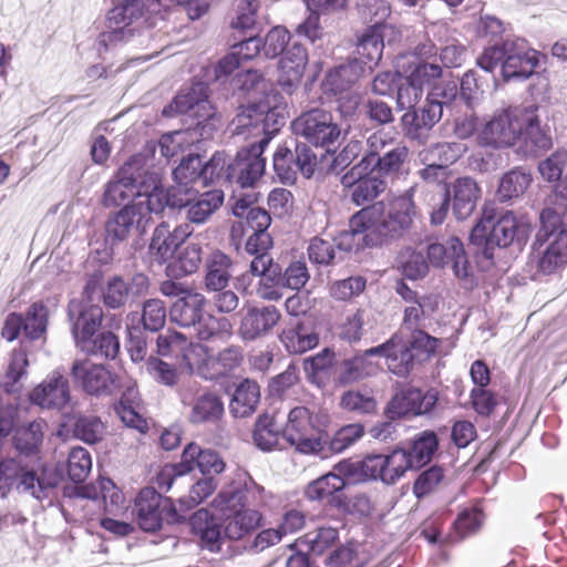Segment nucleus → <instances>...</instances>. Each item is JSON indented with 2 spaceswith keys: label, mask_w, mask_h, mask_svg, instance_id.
Instances as JSON below:
<instances>
[{
  "label": "nucleus",
  "mask_w": 567,
  "mask_h": 567,
  "mask_svg": "<svg viewBox=\"0 0 567 567\" xmlns=\"http://www.w3.org/2000/svg\"><path fill=\"white\" fill-rule=\"evenodd\" d=\"M413 215L414 203L410 194L393 198L386 214L382 202L363 207L351 217V230L340 235L338 247L351 251L381 246L386 239L406 230Z\"/></svg>",
  "instance_id": "f257e3e1"
},
{
  "label": "nucleus",
  "mask_w": 567,
  "mask_h": 567,
  "mask_svg": "<svg viewBox=\"0 0 567 567\" xmlns=\"http://www.w3.org/2000/svg\"><path fill=\"white\" fill-rule=\"evenodd\" d=\"M482 146L495 148L518 144L525 153L536 154L551 147V137L540 126L538 106L511 105L495 112L477 135Z\"/></svg>",
  "instance_id": "f03ea898"
},
{
  "label": "nucleus",
  "mask_w": 567,
  "mask_h": 567,
  "mask_svg": "<svg viewBox=\"0 0 567 567\" xmlns=\"http://www.w3.org/2000/svg\"><path fill=\"white\" fill-rule=\"evenodd\" d=\"M166 207L165 195L154 189L146 196H138L121 209L111 214L105 221V240L112 245L128 238L136 227L143 231L152 221V215L161 214Z\"/></svg>",
  "instance_id": "7ed1b4c3"
},
{
  "label": "nucleus",
  "mask_w": 567,
  "mask_h": 567,
  "mask_svg": "<svg viewBox=\"0 0 567 567\" xmlns=\"http://www.w3.org/2000/svg\"><path fill=\"white\" fill-rule=\"evenodd\" d=\"M327 423L326 415L303 405L295 406L281 430L282 439L302 454H318L327 443Z\"/></svg>",
  "instance_id": "20e7f679"
},
{
  "label": "nucleus",
  "mask_w": 567,
  "mask_h": 567,
  "mask_svg": "<svg viewBox=\"0 0 567 567\" xmlns=\"http://www.w3.org/2000/svg\"><path fill=\"white\" fill-rule=\"evenodd\" d=\"M334 468L349 476L354 483L380 478L386 484H393L408 470L414 467L406 451L398 449L389 455H368L362 461L343 460L336 464Z\"/></svg>",
  "instance_id": "39448f33"
},
{
  "label": "nucleus",
  "mask_w": 567,
  "mask_h": 567,
  "mask_svg": "<svg viewBox=\"0 0 567 567\" xmlns=\"http://www.w3.org/2000/svg\"><path fill=\"white\" fill-rule=\"evenodd\" d=\"M251 493L247 488H230L218 493L213 505L225 515V536L239 540L257 530L262 514L247 507Z\"/></svg>",
  "instance_id": "423d86ee"
},
{
  "label": "nucleus",
  "mask_w": 567,
  "mask_h": 567,
  "mask_svg": "<svg viewBox=\"0 0 567 567\" xmlns=\"http://www.w3.org/2000/svg\"><path fill=\"white\" fill-rule=\"evenodd\" d=\"M530 233V224L506 212L496 221L493 217L482 218L471 231V241L478 246H485L484 255L494 247H508L514 241H526Z\"/></svg>",
  "instance_id": "0eeeda50"
},
{
  "label": "nucleus",
  "mask_w": 567,
  "mask_h": 567,
  "mask_svg": "<svg viewBox=\"0 0 567 567\" xmlns=\"http://www.w3.org/2000/svg\"><path fill=\"white\" fill-rule=\"evenodd\" d=\"M368 148L360 161H365L368 167L386 179L398 176L409 156V150L404 145L395 144L382 132L371 134L367 141Z\"/></svg>",
  "instance_id": "6e6552de"
},
{
  "label": "nucleus",
  "mask_w": 567,
  "mask_h": 567,
  "mask_svg": "<svg viewBox=\"0 0 567 567\" xmlns=\"http://www.w3.org/2000/svg\"><path fill=\"white\" fill-rule=\"evenodd\" d=\"M208 97V85L203 82H196L189 87L182 89L173 101L163 109L162 114L166 117H173L177 114H185L193 111V116L197 120L194 126L210 124L214 133L218 120L215 107Z\"/></svg>",
  "instance_id": "1a4fd4ad"
},
{
  "label": "nucleus",
  "mask_w": 567,
  "mask_h": 567,
  "mask_svg": "<svg viewBox=\"0 0 567 567\" xmlns=\"http://www.w3.org/2000/svg\"><path fill=\"white\" fill-rule=\"evenodd\" d=\"M135 509L138 526L154 533L167 524L181 523L184 517L177 512L168 497H163L154 487L141 489L135 499Z\"/></svg>",
  "instance_id": "9d476101"
},
{
  "label": "nucleus",
  "mask_w": 567,
  "mask_h": 567,
  "mask_svg": "<svg viewBox=\"0 0 567 567\" xmlns=\"http://www.w3.org/2000/svg\"><path fill=\"white\" fill-rule=\"evenodd\" d=\"M291 126L296 135L303 137L315 146L326 147L327 150L338 142L341 134L332 114L321 109L302 113L292 122Z\"/></svg>",
  "instance_id": "9b49d317"
},
{
  "label": "nucleus",
  "mask_w": 567,
  "mask_h": 567,
  "mask_svg": "<svg viewBox=\"0 0 567 567\" xmlns=\"http://www.w3.org/2000/svg\"><path fill=\"white\" fill-rule=\"evenodd\" d=\"M166 205L184 208L186 218L193 224H205L221 207L224 203V192L220 189H210L199 194L189 189H172L168 196H165Z\"/></svg>",
  "instance_id": "f8f14e48"
},
{
  "label": "nucleus",
  "mask_w": 567,
  "mask_h": 567,
  "mask_svg": "<svg viewBox=\"0 0 567 567\" xmlns=\"http://www.w3.org/2000/svg\"><path fill=\"white\" fill-rule=\"evenodd\" d=\"M268 144L269 138L264 137L257 143L240 148L228 164L229 183H236L241 188L254 187L265 174L266 158L262 154Z\"/></svg>",
  "instance_id": "ddd939ff"
},
{
  "label": "nucleus",
  "mask_w": 567,
  "mask_h": 567,
  "mask_svg": "<svg viewBox=\"0 0 567 567\" xmlns=\"http://www.w3.org/2000/svg\"><path fill=\"white\" fill-rule=\"evenodd\" d=\"M341 185L350 189L353 204L364 206L374 202L388 188V182L359 161L341 176Z\"/></svg>",
  "instance_id": "4468645a"
},
{
  "label": "nucleus",
  "mask_w": 567,
  "mask_h": 567,
  "mask_svg": "<svg viewBox=\"0 0 567 567\" xmlns=\"http://www.w3.org/2000/svg\"><path fill=\"white\" fill-rule=\"evenodd\" d=\"M73 380L89 395L102 396L113 394L122 389L118 374L112 372L103 364L92 361L78 360L72 364Z\"/></svg>",
  "instance_id": "2eb2a0df"
},
{
  "label": "nucleus",
  "mask_w": 567,
  "mask_h": 567,
  "mask_svg": "<svg viewBox=\"0 0 567 567\" xmlns=\"http://www.w3.org/2000/svg\"><path fill=\"white\" fill-rule=\"evenodd\" d=\"M272 162L278 178L285 184H293L298 172L307 178L313 175L317 156L306 144H297L295 153L286 146H278Z\"/></svg>",
  "instance_id": "dca6fc26"
},
{
  "label": "nucleus",
  "mask_w": 567,
  "mask_h": 567,
  "mask_svg": "<svg viewBox=\"0 0 567 567\" xmlns=\"http://www.w3.org/2000/svg\"><path fill=\"white\" fill-rule=\"evenodd\" d=\"M437 400L439 392L434 388L425 392L414 386L403 388L389 402L386 414L390 419L427 414L432 412Z\"/></svg>",
  "instance_id": "f3484780"
},
{
  "label": "nucleus",
  "mask_w": 567,
  "mask_h": 567,
  "mask_svg": "<svg viewBox=\"0 0 567 567\" xmlns=\"http://www.w3.org/2000/svg\"><path fill=\"white\" fill-rule=\"evenodd\" d=\"M334 471L311 481L306 486L305 496L307 499L326 504L337 509L347 507L348 497L343 491L347 485L346 480H352L336 468Z\"/></svg>",
  "instance_id": "a211bd4d"
},
{
  "label": "nucleus",
  "mask_w": 567,
  "mask_h": 567,
  "mask_svg": "<svg viewBox=\"0 0 567 567\" xmlns=\"http://www.w3.org/2000/svg\"><path fill=\"white\" fill-rule=\"evenodd\" d=\"M193 228L184 223L176 226L173 230L165 221L156 226L153 231L148 246V256L153 262L163 265L171 260L176 250L192 235Z\"/></svg>",
  "instance_id": "6ab92c4d"
},
{
  "label": "nucleus",
  "mask_w": 567,
  "mask_h": 567,
  "mask_svg": "<svg viewBox=\"0 0 567 567\" xmlns=\"http://www.w3.org/2000/svg\"><path fill=\"white\" fill-rule=\"evenodd\" d=\"M29 400L42 409L61 411L71 401L69 380L53 371L29 393Z\"/></svg>",
  "instance_id": "aec40b11"
},
{
  "label": "nucleus",
  "mask_w": 567,
  "mask_h": 567,
  "mask_svg": "<svg viewBox=\"0 0 567 567\" xmlns=\"http://www.w3.org/2000/svg\"><path fill=\"white\" fill-rule=\"evenodd\" d=\"M427 257L435 267L451 265L454 275L460 279L470 276L471 265L467 260L463 243L456 237H450L445 243H433L427 247Z\"/></svg>",
  "instance_id": "412c9836"
},
{
  "label": "nucleus",
  "mask_w": 567,
  "mask_h": 567,
  "mask_svg": "<svg viewBox=\"0 0 567 567\" xmlns=\"http://www.w3.org/2000/svg\"><path fill=\"white\" fill-rule=\"evenodd\" d=\"M390 344L391 342H384L378 347L365 350L361 354L343 360L340 364L338 375L339 383L347 385L377 374L380 370V364L373 361L371 357L384 352Z\"/></svg>",
  "instance_id": "4be33fe9"
},
{
  "label": "nucleus",
  "mask_w": 567,
  "mask_h": 567,
  "mask_svg": "<svg viewBox=\"0 0 567 567\" xmlns=\"http://www.w3.org/2000/svg\"><path fill=\"white\" fill-rule=\"evenodd\" d=\"M506 59L502 63V75L505 81L530 78L539 63L538 52L533 49L518 47L513 41H507Z\"/></svg>",
  "instance_id": "5701e85b"
},
{
  "label": "nucleus",
  "mask_w": 567,
  "mask_h": 567,
  "mask_svg": "<svg viewBox=\"0 0 567 567\" xmlns=\"http://www.w3.org/2000/svg\"><path fill=\"white\" fill-rule=\"evenodd\" d=\"M307 64V49L299 43L289 47L279 60L278 85L291 93L301 82Z\"/></svg>",
  "instance_id": "b1692460"
},
{
  "label": "nucleus",
  "mask_w": 567,
  "mask_h": 567,
  "mask_svg": "<svg viewBox=\"0 0 567 567\" xmlns=\"http://www.w3.org/2000/svg\"><path fill=\"white\" fill-rule=\"evenodd\" d=\"M213 137L210 124L204 126H192L183 131H175L162 135L159 150L164 157L172 158L183 154L192 145Z\"/></svg>",
  "instance_id": "393cba45"
},
{
  "label": "nucleus",
  "mask_w": 567,
  "mask_h": 567,
  "mask_svg": "<svg viewBox=\"0 0 567 567\" xmlns=\"http://www.w3.org/2000/svg\"><path fill=\"white\" fill-rule=\"evenodd\" d=\"M280 318L281 313L275 306L250 308L240 322L239 333L244 340H256L267 334Z\"/></svg>",
  "instance_id": "a878e982"
},
{
  "label": "nucleus",
  "mask_w": 567,
  "mask_h": 567,
  "mask_svg": "<svg viewBox=\"0 0 567 567\" xmlns=\"http://www.w3.org/2000/svg\"><path fill=\"white\" fill-rule=\"evenodd\" d=\"M442 114V103L429 96L423 107L408 111L402 116V124L411 138H421L441 120Z\"/></svg>",
  "instance_id": "bb28decb"
},
{
  "label": "nucleus",
  "mask_w": 567,
  "mask_h": 567,
  "mask_svg": "<svg viewBox=\"0 0 567 567\" xmlns=\"http://www.w3.org/2000/svg\"><path fill=\"white\" fill-rule=\"evenodd\" d=\"M279 340L288 353L302 354L318 346L319 333L312 324L297 320L281 330Z\"/></svg>",
  "instance_id": "cd10ccee"
},
{
  "label": "nucleus",
  "mask_w": 567,
  "mask_h": 567,
  "mask_svg": "<svg viewBox=\"0 0 567 567\" xmlns=\"http://www.w3.org/2000/svg\"><path fill=\"white\" fill-rule=\"evenodd\" d=\"M382 23H375L367 28L363 33L358 37L357 52L367 70L371 72L381 61L384 49V34Z\"/></svg>",
  "instance_id": "c85d7f7f"
},
{
  "label": "nucleus",
  "mask_w": 567,
  "mask_h": 567,
  "mask_svg": "<svg viewBox=\"0 0 567 567\" xmlns=\"http://www.w3.org/2000/svg\"><path fill=\"white\" fill-rule=\"evenodd\" d=\"M481 197V188L471 177H460L453 184L452 209L457 219L470 217Z\"/></svg>",
  "instance_id": "c756f323"
},
{
  "label": "nucleus",
  "mask_w": 567,
  "mask_h": 567,
  "mask_svg": "<svg viewBox=\"0 0 567 567\" xmlns=\"http://www.w3.org/2000/svg\"><path fill=\"white\" fill-rule=\"evenodd\" d=\"M205 298L197 292L187 291L184 297L177 299L171 307L172 322L183 328L196 326L204 312Z\"/></svg>",
  "instance_id": "7c9ffc66"
},
{
  "label": "nucleus",
  "mask_w": 567,
  "mask_h": 567,
  "mask_svg": "<svg viewBox=\"0 0 567 567\" xmlns=\"http://www.w3.org/2000/svg\"><path fill=\"white\" fill-rule=\"evenodd\" d=\"M192 533L200 540L203 548L210 551L220 548V525L208 509L196 511L189 519Z\"/></svg>",
  "instance_id": "2f4dec72"
},
{
  "label": "nucleus",
  "mask_w": 567,
  "mask_h": 567,
  "mask_svg": "<svg viewBox=\"0 0 567 567\" xmlns=\"http://www.w3.org/2000/svg\"><path fill=\"white\" fill-rule=\"evenodd\" d=\"M103 321V310L96 305H84L81 307L78 317L72 323V334L80 348L83 344L90 343L101 327Z\"/></svg>",
  "instance_id": "473e14b6"
},
{
  "label": "nucleus",
  "mask_w": 567,
  "mask_h": 567,
  "mask_svg": "<svg viewBox=\"0 0 567 567\" xmlns=\"http://www.w3.org/2000/svg\"><path fill=\"white\" fill-rule=\"evenodd\" d=\"M212 362L213 354L207 346L189 341L178 365L189 374L212 380Z\"/></svg>",
  "instance_id": "72a5a7b5"
},
{
  "label": "nucleus",
  "mask_w": 567,
  "mask_h": 567,
  "mask_svg": "<svg viewBox=\"0 0 567 567\" xmlns=\"http://www.w3.org/2000/svg\"><path fill=\"white\" fill-rule=\"evenodd\" d=\"M271 224L269 213L264 208H250L243 218L235 221L230 228V238L240 245L246 235L266 234Z\"/></svg>",
  "instance_id": "f704fd0d"
},
{
  "label": "nucleus",
  "mask_w": 567,
  "mask_h": 567,
  "mask_svg": "<svg viewBox=\"0 0 567 567\" xmlns=\"http://www.w3.org/2000/svg\"><path fill=\"white\" fill-rule=\"evenodd\" d=\"M486 519V514L480 504H473L462 508L453 524L451 535L454 540H464L481 532Z\"/></svg>",
  "instance_id": "c9c22d12"
},
{
  "label": "nucleus",
  "mask_w": 567,
  "mask_h": 567,
  "mask_svg": "<svg viewBox=\"0 0 567 567\" xmlns=\"http://www.w3.org/2000/svg\"><path fill=\"white\" fill-rule=\"evenodd\" d=\"M259 3L257 0H238L236 14L229 22V39L246 38L255 34Z\"/></svg>",
  "instance_id": "e433bc0d"
},
{
  "label": "nucleus",
  "mask_w": 567,
  "mask_h": 567,
  "mask_svg": "<svg viewBox=\"0 0 567 567\" xmlns=\"http://www.w3.org/2000/svg\"><path fill=\"white\" fill-rule=\"evenodd\" d=\"M367 72L365 65L355 59L343 63L327 75V83L334 94L348 91Z\"/></svg>",
  "instance_id": "4c0bfd02"
},
{
  "label": "nucleus",
  "mask_w": 567,
  "mask_h": 567,
  "mask_svg": "<svg viewBox=\"0 0 567 567\" xmlns=\"http://www.w3.org/2000/svg\"><path fill=\"white\" fill-rule=\"evenodd\" d=\"M233 261L228 255L220 250L213 251L206 262L205 285L208 290H223L230 279Z\"/></svg>",
  "instance_id": "58836bf2"
},
{
  "label": "nucleus",
  "mask_w": 567,
  "mask_h": 567,
  "mask_svg": "<svg viewBox=\"0 0 567 567\" xmlns=\"http://www.w3.org/2000/svg\"><path fill=\"white\" fill-rule=\"evenodd\" d=\"M336 353L329 348H324L315 355L303 360V370L310 383L318 388H324L334 364Z\"/></svg>",
  "instance_id": "ea45409f"
},
{
  "label": "nucleus",
  "mask_w": 567,
  "mask_h": 567,
  "mask_svg": "<svg viewBox=\"0 0 567 567\" xmlns=\"http://www.w3.org/2000/svg\"><path fill=\"white\" fill-rule=\"evenodd\" d=\"M29 367L28 350L23 347L11 351L8 367L0 378V386L7 393L19 391V382L27 374Z\"/></svg>",
  "instance_id": "a19ab883"
},
{
  "label": "nucleus",
  "mask_w": 567,
  "mask_h": 567,
  "mask_svg": "<svg viewBox=\"0 0 567 567\" xmlns=\"http://www.w3.org/2000/svg\"><path fill=\"white\" fill-rule=\"evenodd\" d=\"M259 399V385L257 382L246 379L235 390L230 403L231 412L237 416H248L255 412Z\"/></svg>",
  "instance_id": "79ce46f5"
},
{
  "label": "nucleus",
  "mask_w": 567,
  "mask_h": 567,
  "mask_svg": "<svg viewBox=\"0 0 567 567\" xmlns=\"http://www.w3.org/2000/svg\"><path fill=\"white\" fill-rule=\"evenodd\" d=\"M394 340L395 337L389 339L386 341L391 342L389 348L378 354L385 358V364L391 373L398 377H406L414 369L417 361L408 344L396 348Z\"/></svg>",
  "instance_id": "37998d69"
},
{
  "label": "nucleus",
  "mask_w": 567,
  "mask_h": 567,
  "mask_svg": "<svg viewBox=\"0 0 567 567\" xmlns=\"http://www.w3.org/2000/svg\"><path fill=\"white\" fill-rule=\"evenodd\" d=\"M532 175L520 168H514L505 173L497 188V198L499 202H508L522 196L529 187Z\"/></svg>",
  "instance_id": "c03bdc74"
},
{
  "label": "nucleus",
  "mask_w": 567,
  "mask_h": 567,
  "mask_svg": "<svg viewBox=\"0 0 567 567\" xmlns=\"http://www.w3.org/2000/svg\"><path fill=\"white\" fill-rule=\"evenodd\" d=\"M439 446V440L434 431L425 430L416 434L406 455L414 468H420L431 462Z\"/></svg>",
  "instance_id": "a18cd8bd"
},
{
  "label": "nucleus",
  "mask_w": 567,
  "mask_h": 567,
  "mask_svg": "<svg viewBox=\"0 0 567 567\" xmlns=\"http://www.w3.org/2000/svg\"><path fill=\"white\" fill-rule=\"evenodd\" d=\"M49 324V309L42 300L32 302L23 315V333L27 339H41Z\"/></svg>",
  "instance_id": "49530a36"
},
{
  "label": "nucleus",
  "mask_w": 567,
  "mask_h": 567,
  "mask_svg": "<svg viewBox=\"0 0 567 567\" xmlns=\"http://www.w3.org/2000/svg\"><path fill=\"white\" fill-rule=\"evenodd\" d=\"M565 265H567V230L556 236L538 260V268L544 274H553Z\"/></svg>",
  "instance_id": "de8ad7c7"
},
{
  "label": "nucleus",
  "mask_w": 567,
  "mask_h": 567,
  "mask_svg": "<svg viewBox=\"0 0 567 567\" xmlns=\"http://www.w3.org/2000/svg\"><path fill=\"white\" fill-rule=\"evenodd\" d=\"M280 437L282 434L275 416L262 414L257 419L252 431V440L257 447L262 451H271L278 446Z\"/></svg>",
  "instance_id": "09e8293b"
},
{
  "label": "nucleus",
  "mask_w": 567,
  "mask_h": 567,
  "mask_svg": "<svg viewBox=\"0 0 567 567\" xmlns=\"http://www.w3.org/2000/svg\"><path fill=\"white\" fill-rule=\"evenodd\" d=\"M411 334L408 341L409 349L412 350L417 363L429 362L436 355L442 346V340L431 336L423 329L410 330Z\"/></svg>",
  "instance_id": "8fccbe9b"
},
{
  "label": "nucleus",
  "mask_w": 567,
  "mask_h": 567,
  "mask_svg": "<svg viewBox=\"0 0 567 567\" xmlns=\"http://www.w3.org/2000/svg\"><path fill=\"white\" fill-rule=\"evenodd\" d=\"M194 327L199 341H227L233 334L231 323L227 318L202 315V319Z\"/></svg>",
  "instance_id": "3c124183"
},
{
  "label": "nucleus",
  "mask_w": 567,
  "mask_h": 567,
  "mask_svg": "<svg viewBox=\"0 0 567 567\" xmlns=\"http://www.w3.org/2000/svg\"><path fill=\"white\" fill-rule=\"evenodd\" d=\"M224 414V404L220 398L214 393L200 395L192 410L190 421L193 423L215 422Z\"/></svg>",
  "instance_id": "603ef678"
},
{
  "label": "nucleus",
  "mask_w": 567,
  "mask_h": 567,
  "mask_svg": "<svg viewBox=\"0 0 567 567\" xmlns=\"http://www.w3.org/2000/svg\"><path fill=\"white\" fill-rule=\"evenodd\" d=\"M439 309V300L432 296H422L415 303L405 306L402 318V327L408 330L420 329L427 312H435Z\"/></svg>",
  "instance_id": "864d4df0"
},
{
  "label": "nucleus",
  "mask_w": 567,
  "mask_h": 567,
  "mask_svg": "<svg viewBox=\"0 0 567 567\" xmlns=\"http://www.w3.org/2000/svg\"><path fill=\"white\" fill-rule=\"evenodd\" d=\"M145 12L143 0H118L117 6L110 10L107 21L113 24L130 27L133 22L140 20Z\"/></svg>",
  "instance_id": "5fc2aeb1"
},
{
  "label": "nucleus",
  "mask_w": 567,
  "mask_h": 567,
  "mask_svg": "<svg viewBox=\"0 0 567 567\" xmlns=\"http://www.w3.org/2000/svg\"><path fill=\"white\" fill-rule=\"evenodd\" d=\"M244 361V352L240 346H229L213 355L212 380L225 377L237 369Z\"/></svg>",
  "instance_id": "6e6d98bb"
},
{
  "label": "nucleus",
  "mask_w": 567,
  "mask_h": 567,
  "mask_svg": "<svg viewBox=\"0 0 567 567\" xmlns=\"http://www.w3.org/2000/svg\"><path fill=\"white\" fill-rule=\"evenodd\" d=\"M43 432L41 422L33 421L28 425L19 426L13 435L16 449L24 454L38 452L42 443Z\"/></svg>",
  "instance_id": "4d7b16f0"
},
{
  "label": "nucleus",
  "mask_w": 567,
  "mask_h": 567,
  "mask_svg": "<svg viewBox=\"0 0 567 567\" xmlns=\"http://www.w3.org/2000/svg\"><path fill=\"white\" fill-rule=\"evenodd\" d=\"M147 194H141L137 188L126 183H123L116 178H112L106 185L104 189V194L102 197V204L104 207H117L128 200L131 197L133 199L138 196H146Z\"/></svg>",
  "instance_id": "13d9d810"
},
{
  "label": "nucleus",
  "mask_w": 567,
  "mask_h": 567,
  "mask_svg": "<svg viewBox=\"0 0 567 567\" xmlns=\"http://www.w3.org/2000/svg\"><path fill=\"white\" fill-rule=\"evenodd\" d=\"M81 349L91 355L115 359L120 352V341L113 332L104 331L90 339V343L83 344Z\"/></svg>",
  "instance_id": "bf43d9fd"
},
{
  "label": "nucleus",
  "mask_w": 567,
  "mask_h": 567,
  "mask_svg": "<svg viewBox=\"0 0 567 567\" xmlns=\"http://www.w3.org/2000/svg\"><path fill=\"white\" fill-rule=\"evenodd\" d=\"M228 156L225 152H216L210 159L202 164V182L203 186L214 183H229L228 175Z\"/></svg>",
  "instance_id": "052dcab7"
},
{
  "label": "nucleus",
  "mask_w": 567,
  "mask_h": 567,
  "mask_svg": "<svg viewBox=\"0 0 567 567\" xmlns=\"http://www.w3.org/2000/svg\"><path fill=\"white\" fill-rule=\"evenodd\" d=\"M92 468V458L89 451L82 446L71 449L68 457V475L74 483L86 480Z\"/></svg>",
  "instance_id": "680f3d73"
},
{
  "label": "nucleus",
  "mask_w": 567,
  "mask_h": 567,
  "mask_svg": "<svg viewBox=\"0 0 567 567\" xmlns=\"http://www.w3.org/2000/svg\"><path fill=\"white\" fill-rule=\"evenodd\" d=\"M188 342L189 340L183 333L167 330L166 333L157 337V353L175 359L179 363Z\"/></svg>",
  "instance_id": "e2e57ef3"
},
{
  "label": "nucleus",
  "mask_w": 567,
  "mask_h": 567,
  "mask_svg": "<svg viewBox=\"0 0 567 567\" xmlns=\"http://www.w3.org/2000/svg\"><path fill=\"white\" fill-rule=\"evenodd\" d=\"M340 408L357 414H373L377 412V400L367 393L348 390L340 396Z\"/></svg>",
  "instance_id": "0e129e2a"
},
{
  "label": "nucleus",
  "mask_w": 567,
  "mask_h": 567,
  "mask_svg": "<svg viewBox=\"0 0 567 567\" xmlns=\"http://www.w3.org/2000/svg\"><path fill=\"white\" fill-rule=\"evenodd\" d=\"M339 539V533L333 527H320L316 533H308L299 539L302 544H307L309 551L313 555H322L327 549L331 548Z\"/></svg>",
  "instance_id": "69168bd1"
},
{
  "label": "nucleus",
  "mask_w": 567,
  "mask_h": 567,
  "mask_svg": "<svg viewBox=\"0 0 567 567\" xmlns=\"http://www.w3.org/2000/svg\"><path fill=\"white\" fill-rule=\"evenodd\" d=\"M105 426L95 415L79 416L74 424V435L81 441L95 444L102 440Z\"/></svg>",
  "instance_id": "338daca9"
},
{
  "label": "nucleus",
  "mask_w": 567,
  "mask_h": 567,
  "mask_svg": "<svg viewBox=\"0 0 567 567\" xmlns=\"http://www.w3.org/2000/svg\"><path fill=\"white\" fill-rule=\"evenodd\" d=\"M173 175L179 187H187V185L200 179L202 181V158L197 154H188L182 159L179 165L173 171Z\"/></svg>",
  "instance_id": "774afa93"
}]
</instances>
